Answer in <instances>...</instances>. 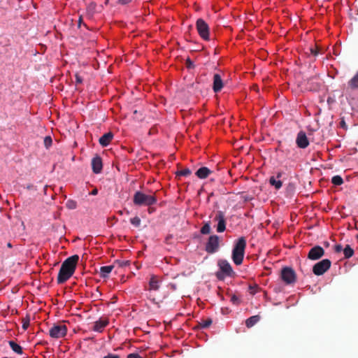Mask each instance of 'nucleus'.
I'll use <instances>...</instances> for the list:
<instances>
[{"instance_id":"28","label":"nucleus","mask_w":358,"mask_h":358,"mask_svg":"<svg viewBox=\"0 0 358 358\" xmlns=\"http://www.w3.org/2000/svg\"><path fill=\"white\" fill-rule=\"evenodd\" d=\"M192 171L189 169L186 168L184 169H182L180 171H178L176 172V177H180V176H188L191 175Z\"/></svg>"},{"instance_id":"2","label":"nucleus","mask_w":358,"mask_h":358,"mask_svg":"<svg viewBox=\"0 0 358 358\" xmlns=\"http://www.w3.org/2000/svg\"><path fill=\"white\" fill-rule=\"evenodd\" d=\"M245 248L246 240L242 236L237 240L232 250V259L236 265H241L243 263Z\"/></svg>"},{"instance_id":"41","label":"nucleus","mask_w":358,"mask_h":358,"mask_svg":"<svg viewBox=\"0 0 358 358\" xmlns=\"http://www.w3.org/2000/svg\"><path fill=\"white\" fill-rule=\"evenodd\" d=\"M311 54L314 56H317L319 54V50L317 47H315L314 48H310Z\"/></svg>"},{"instance_id":"51","label":"nucleus","mask_w":358,"mask_h":358,"mask_svg":"<svg viewBox=\"0 0 358 358\" xmlns=\"http://www.w3.org/2000/svg\"><path fill=\"white\" fill-rule=\"evenodd\" d=\"M357 240H358V234H357Z\"/></svg>"},{"instance_id":"10","label":"nucleus","mask_w":358,"mask_h":358,"mask_svg":"<svg viewBox=\"0 0 358 358\" xmlns=\"http://www.w3.org/2000/svg\"><path fill=\"white\" fill-rule=\"evenodd\" d=\"M214 221L217 222V224L216 226L217 231L218 233L224 232L226 229L227 224L224 213L221 210H218L215 215Z\"/></svg>"},{"instance_id":"18","label":"nucleus","mask_w":358,"mask_h":358,"mask_svg":"<svg viewBox=\"0 0 358 358\" xmlns=\"http://www.w3.org/2000/svg\"><path fill=\"white\" fill-rule=\"evenodd\" d=\"M113 134L110 131L106 133L100 137L99 142L103 147H106L113 138Z\"/></svg>"},{"instance_id":"3","label":"nucleus","mask_w":358,"mask_h":358,"mask_svg":"<svg viewBox=\"0 0 358 358\" xmlns=\"http://www.w3.org/2000/svg\"><path fill=\"white\" fill-rule=\"evenodd\" d=\"M323 82L318 76L310 78L304 83H298L301 91L308 90L313 92L319 91L322 86Z\"/></svg>"},{"instance_id":"43","label":"nucleus","mask_w":358,"mask_h":358,"mask_svg":"<svg viewBox=\"0 0 358 358\" xmlns=\"http://www.w3.org/2000/svg\"><path fill=\"white\" fill-rule=\"evenodd\" d=\"M26 189H29V190H31V189H35L36 190V188L35 187L32 185V184H28L26 185L25 187Z\"/></svg>"},{"instance_id":"35","label":"nucleus","mask_w":358,"mask_h":358,"mask_svg":"<svg viewBox=\"0 0 358 358\" xmlns=\"http://www.w3.org/2000/svg\"><path fill=\"white\" fill-rule=\"evenodd\" d=\"M29 326V317L23 318L22 319V329L24 330H26V329H27Z\"/></svg>"},{"instance_id":"31","label":"nucleus","mask_w":358,"mask_h":358,"mask_svg":"<svg viewBox=\"0 0 358 358\" xmlns=\"http://www.w3.org/2000/svg\"><path fill=\"white\" fill-rule=\"evenodd\" d=\"M43 143H44V145L46 148H50L52 143V138L49 136H45L44 138Z\"/></svg>"},{"instance_id":"9","label":"nucleus","mask_w":358,"mask_h":358,"mask_svg":"<svg viewBox=\"0 0 358 358\" xmlns=\"http://www.w3.org/2000/svg\"><path fill=\"white\" fill-rule=\"evenodd\" d=\"M219 242L220 238L218 236H210L206 244V251L209 254L215 253L219 248Z\"/></svg>"},{"instance_id":"12","label":"nucleus","mask_w":358,"mask_h":358,"mask_svg":"<svg viewBox=\"0 0 358 358\" xmlns=\"http://www.w3.org/2000/svg\"><path fill=\"white\" fill-rule=\"evenodd\" d=\"M287 179V174L282 171L277 173L276 178L271 176L269 178V183L278 189L282 187V182Z\"/></svg>"},{"instance_id":"29","label":"nucleus","mask_w":358,"mask_h":358,"mask_svg":"<svg viewBox=\"0 0 358 358\" xmlns=\"http://www.w3.org/2000/svg\"><path fill=\"white\" fill-rule=\"evenodd\" d=\"M331 182L334 185H341L343 183V180L340 176H334L331 178Z\"/></svg>"},{"instance_id":"30","label":"nucleus","mask_w":358,"mask_h":358,"mask_svg":"<svg viewBox=\"0 0 358 358\" xmlns=\"http://www.w3.org/2000/svg\"><path fill=\"white\" fill-rule=\"evenodd\" d=\"M66 206L68 209L73 210L77 207V203L74 200L69 199L66 203Z\"/></svg>"},{"instance_id":"23","label":"nucleus","mask_w":358,"mask_h":358,"mask_svg":"<svg viewBox=\"0 0 358 358\" xmlns=\"http://www.w3.org/2000/svg\"><path fill=\"white\" fill-rule=\"evenodd\" d=\"M260 320V316L257 315H253L252 317H250L249 318H248L245 321V325L248 328H251L252 327H253L255 324H256Z\"/></svg>"},{"instance_id":"42","label":"nucleus","mask_w":358,"mask_h":358,"mask_svg":"<svg viewBox=\"0 0 358 358\" xmlns=\"http://www.w3.org/2000/svg\"><path fill=\"white\" fill-rule=\"evenodd\" d=\"M132 0H119V3L125 5L130 3Z\"/></svg>"},{"instance_id":"4","label":"nucleus","mask_w":358,"mask_h":358,"mask_svg":"<svg viewBox=\"0 0 358 358\" xmlns=\"http://www.w3.org/2000/svg\"><path fill=\"white\" fill-rule=\"evenodd\" d=\"M133 202L136 206H150L157 202V199L153 195H148L142 192L137 191L134 194Z\"/></svg>"},{"instance_id":"36","label":"nucleus","mask_w":358,"mask_h":358,"mask_svg":"<svg viewBox=\"0 0 358 358\" xmlns=\"http://www.w3.org/2000/svg\"><path fill=\"white\" fill-rule=\"evenodd\" d=\"M185 64L187 69H193L194 67L193 62L191 61L189 58H187L186 59Z\"/></svg>"},{"instance_id":"8","label":"nucleus","mask_w":358,"mask_h":358,"mask_svg":"<svg viewBox=\"0 0 358 358\" xmlns=\"http://www.w3.org/2000/svg\"><path fill=\"white\" fill-rule=\"evenodd\" d=\"M66 334L67 327L65 324H54L49 330V334L53 338H63Z\"/></svg>"},{"instance_id":"14","label":"nucleus","mask_w":358,"mask_h":358,"mask_svg":"<svg viewBox=\"0 0 358 358\" xmlns=\"http://www.w3.org/2000/svg\"><path fill=\"white\" fill-rule=\"evenodd\" d=\"M92 171L96 173H100L103 169L102 159L99 155H96L92 159Z\"/></svg>"},{"instance_id":"38","label":"nucleus","mask_w":358,"mask_h":358,"mask_svg":"<svg viewBox=\"0 0 358 358\" xmlns=\"http://www.w3.org/2000/svg\"><path fill=\"white\" fill-rule=\"evenodd\" d=\"M342 250L343 251V247L341 245L338 244L334 246V251L338 253V252H341Z\"/></svg>"},{"instance_id":"15","label":"nucleus","mask_w":358,"mask_h":358,"mask_svg":"<svg viewBox=\"0 0 358 358\" xmlns=\"http://www.w3.org/2000/svg\"><path fill=\"white\" fill-rule=\"evenodd\" d=\"M223 86L224 84L220 75L218 73L214 74L213 83V90L214 92L217 93L220 92L223 88Z\"/></svg>"},{"instance_id":"32","label":"nucleus","mask_w":358,"mask_h":358,"mask_svg":"<svg viewBox=\"0 0 358 358\" xmlns=\"http://www.w3.org/2000/svg\"><path fill=\"white\" fill-rule=\"evenodd\" d=\"M130 222H131L134 226H135V227H139V226H140L141 221V219H140L138 217L136 216V217H133V218H131V220H130Z\"/></svg>"},{"instance_id":"49","label":"nucleus","mask_w":358,"mask_h":358,"mask_svg":"<svg viewBox=\"0 0 358 358\" xmlns=\"http://www.w3.org/2000/svg\"><path fill=\"white\" fill-rule=\"evenodd\" d=\"M7 245H8V248H11V247H12V245H11V243H8L7 244Z\"/></svg>"},{"instance_id":"34","label":"nucleus","mask_w":358,"mask_h":358,"mask_svg":"<svg viewBox=\"0 0 358 358\" xmlns=\"http://www.w3.org/2000/svg\"><path fill=\"white\" fill-rule=\"evenodd\" d=\"M231 302L234 305H239L241 303L240 299L235 294H233L231 297Z\"/></svg>"},{"instance_id":"45","label":"nucleus","mask_w":358,"mask_h":358,"mask_svg":"<svg viewBox=\"0 0 358 358\" xmlns=\"http://www.w3.org/2000/svg\"><path fill=\"white\" fill-rule=\"evenodd\" d=\"M250 293L252 294H255L256 293V290L255 289V287L250 286Z\"/></svg>"},{"instance_id":"20","label":"nucleus","mask_w":358,"mask_h":358,"mask_svg":"<svg viewBox=\"0 0 358 358\" xmlns=\"http://www.w3.org/2000/svg\"><path fill=\"white\" fill-rule=\"evenodd\" d=\"M113 268H114L113 265L101 266L100 268V271H99L100 277H101L103 278H108L109 273L112 271Z\"/></svg>"},{"instance_id":"11","label":"nucleus","mask_w":358,"mask_h":358,"mask_svg":"<svg viewBox=\"0 0 358 358\" xmlns=\"http://www.w3.org/2000/svg\"><path fill=\"white\" fill-rule=\"evenodd\" d=\"M324 250L320 245L313 247L308 252L307 258L312 261H316L321 259L324 255Z\"/></svg>"},{"instance_id":"47","label":"nucleus","mask_w":358,"mask_h":358,"mask_svg":"<svg viewBox=\"0 0 358 358\" xmlns=\"http://www.w3.org/2000/svg\"><path fill=\"white\" fill-rule=\"evenodd\" d=\"M341 124V127H343V128H345L346 127V125H345V123L344 122V120H342L340 123Z\"/></svg>"},{"instance_id":"13","label":"nucleus","mask_w":358,"mask_h":358,"mask_svg":"<svg viewBox=\"0 0 358 358\" xmlns=\"http://www.w3.org/2000/svg\"><path fill=\"white\" fill-rule=\"evenodd\" d=\"M296 143L299 148L302 149L306 148L308 146L309 141L304 131H301L300 132L298 133L296 138Z\"/></svg>"},{"instance_id":"22","label":"nucleus","mask_w":358,"mask_h":358,"mask_svg":"<svg viewBox=\"0 0 358 358\" xmlns=\"http://www.w3.org/2000/svg\"><path fill=\"white\" fill-rule=\"evenodd\" d=\"M358 89V72L356 73V75L351 78L348 82V86L347 87V91L351 90H357Z\"/></svg>"},{"instance_id":"24","label":"nucleus","mask_w":358,"mask_h":358,"mask_svg":"<svg viewBox=\"0 0 358 358\" xmlns=\"http://www.w3.org/2000/svg\"><path fill=\"white\" fill-rule=\"evenodd\" d=\"M8 344L13 352H15V353H17L18 355L22 354L23 352H22V347L20 345H18L17 343H16L15 341H9Z\"/></svg>"},{"instance_id":"1","label":"nucleus","mask_w":358,"mask_h":358,"mask_svg":"<svg viewBox=\"0 0 358 358\" xmlns=\"http://www.w3.org/2000/svg\"><path fill=\"white\" fill-rule=\"evenodd\" d=\"M78 259V255H74L64 260V262L62 264L58 273V284H63L73 275L76 270Z\"/></svg>"},{"instance_id":"33","label":"nucleus","mask_w":358,"mask_h":358,"mask_svg":"<svg viewBox=\"0 0 358 358\" xmlns=\"http://www.w3.org/2000/svg\"><path fill=\"white\" fill-rule=\"evenodd\" d=\"M115 263L117 264L120 267H125L130 264V262L128 260H116Z\"/></svg>"},{"instance_id":"26","label":"nucleus","mask_w":358,"mask_h":358,"mask_svg":"<svg viewBox=\"0 0 358 358\" xmlns=\"http://www.w3.org/2000/svg\"><path fill=\"white\" fill-rule=\"evenodd\" d=\"M200 232L201 234L206 235L209 234L211 232L210 227V222H206L204 223L203 226L201 227Z\"/></svg>"},{"instance_id":"19","label":"nucleus","mask_w":358,"mask_h":358,"mask_svg":"<svg viewBox=\"0 0 358 358\" xmlns=\"http://www.w3.org/2000/svg\"><path fill=\"white\" fill-rule=\"evenodd\" d=\"M212 173V171L207 167L206 166H203V167H201L199 168L196 172V176L200 178V179H205L206 178L210 173Z\"/></svg>"},{"instance_id":"37","label":"nucleus","mask_w":358,"mask_h":358,"mask_svg":"<svg viewBox=\"0 0 358 358\" xmlns=\"http://www.w3.org/2000/svg\"><path fill=\"white\" fill-rule=\"evenodd\" d=\"M103 358H120V357L118 355L108 353V355L104 356Z\"/></svg>"},{"instance_id":"46","label":"nucleus","mask_w":358,"mask_h":358,"mask_svg":"<svg viewBox=\"0 0 358 358\" xmlns=\"http://www.w3.org/2000/svg\"><path fill=\"white\" fill-rule=\"evenodd\" d=\"M296 274L295 272L292 270V283L295 281Z\"/></svg>"},{"instance_id":"6","label":"nucleus","mask_w":358,"mask_h":358,"mask_svg":"<svg viewBox=\"0 0 358 358\" xmlns=\"http://www.w3.org/2000/svg\"><path fill=\"white\" fill-rule=\"evenodd\" d=\"M331 266V262L329 259H322L313 266V273L315 275H322L330 268Z\"/></svg>"},{"instance_id":"21","label":"nucleus","mask_w":358,"mask_h":358,"mask_svg":"<svg viewBox=\"0 0 358 358\" xmlns=\"http://www.w3.org/2000/svg\"><path fill=\"white\" fill-rule=\"evenodd\" d=\"M212 322L213 320L210 317L206 320L201 319L199 322H198V324L194 327V329H201L208 328L211 325Z\"/></svg>"},{"instance_id":"44","label":"nucleus","mask_w":358,"mask_h":358,"mask_svg":"<svg viewBox=\"0 0 358 358\" xmlns=\"http://www.w3.org/2000/svg\"><path fill=\"white\" fill-rule=\"evenodd\" d=\"M98 194V189H94L91 192H90V194L92 195H96Z\"/></svg>"},{"instance_id":"40","label":"nucleus","mask_w":358,"mask_h":358,"mask_svg":"<svg viewBox=\"0 0 358 358\" xmlns=\"http://www.w3.org/2000/svg\"><path fill=\"white\" fill-rule=\"evenodd\" d=\"M127 358H143L137 353H131L127 355Z\"/></svg>"},{"instance_id":"16","label":"nucleus","mask_w":358,"mask_h":358,"mask_svg":"<svg viewBox=\"0 0 358 358\" xmlns=\"http://www.w3.org/2000/svg\"><path fill=\"white\" fill-rule=\"evenodd\" d=\"M108 320L106 318H100L99 320L96 321L94 324V327L92 329L96 332H102L104 328L108 324Z\"/></svg>"},{"instance_id":"50","label":"nucleus","mask_w":358,"mask_h":358,"mask_svg":"<svg viewBox=\"0 0 358 358\" xmlns=\"http://www.w3.org/2000/svg\"><path fill=\"white\" fill-rule=\"evenodd\" d=\"M137 113H138V111H137L136 110H135L134 111V114L136 115Z\"/></svg>"},{"instance_id":"5","label":"nucleus","mask_w":358,"mask_h":358,"mask_svg":"<svg viewBox=\"0 0 358 358\" xmlns=\"http://www.w3.org/2000/svg\"><path fill=\"white\" fill-rule=\"evenodd\" d=\"M217 265L220 270L216 273V277L219 280H224L227 276L233 277L235 275L231 266L226 259H220Z\"/></svg>"},{"instance_id":"25","label":"nucleus","mask_w":358,"mask_h":358,"mask_svg":"<svg viewBox=\"0 0 358 358\" xmlns=\"http://www.w3.org/2000/svg\"><path fill=\"white\" fill-rule=\"evenodd\" d=\"M150 289L157 290L159 287V281L155 276H152L149 282Z\"/></svg>"},{"instance_id":"17","label":"nucleus","mask_w":358,"mask_h":358,"mask_svg":"<svg viewBox=\"0 0 358 358\" xmlns=\"http://www.w3.org/2000/svg\"><path fill=\"white\" fill-rule=\"evenodd\" d=\"M280 278L285 285L291 284V267L287 266L282 269Z\"/></svg>"},{"instance_id":"7","label":"nucleus","mask_w":358,"mask_h":358,"mask_svg":"<svg viewBox=\"0 0 358 358\" xmlns=\"http://www.w3.org/2000/svg\"><path fill=\"white\" fill-rule=\"evenodd\" d=\"M196 28L199 35L203 40H209V26L202 18H199L196 22Z\"/></svg>"},{"instance_id":"27","label":"nucleus","mask_w":358,"mask_h":358,"mask_svg":"<svg viewBox=\"0 0 358 358\" xmlns=\"http://www.w3.org/2000/svg\"><path fill=\"white\" fill-rule=\"evenodd\" d=\"M343 254L345 259H349L353 256L354 250L349 245H347L343 249Z\"/></svg>"},{"instance_id":"39","label":"nucleus","mask_w":358,"mask_h":358,"mask_svg":"<svg viewBox=\"0 0 358 358\" xmlns=\"http://www.w3.org/2000/svg\"><path fill=\"white\" fill-rule=\"evenodd\" d=\"M75 76L76 84H81L83 83V78L78 73H76Z\"/></svg>"},{"instance_id":"48","label":"nucleus","mask_w":358,"mask_h":358,"mask_svg":"<svg viewBox=\"0 0 358 358\" xmlns=\"http://www.w3.org/2000/svg\"><path fill=\"white\" fill-rule=\"evenodd\" d=\"M148 211H149V213H152V211H153V208H150L148 209Z\"/></svg>"}]
</instances>
